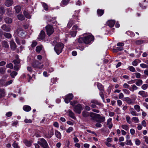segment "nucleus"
I'll return each instance as SVG.
<instances>
[{"instance_id": "nucleus-1", "label": "nucleus", "mask_w": 148, "mask_h": 148, "mask_svg": "<svg viewBox=\"0 0 148 148\" xmlns=\"http://www.w3.org/2000/svg\"><path fill=\"white\" fill-rule=\"evenodd\" d=\"M26 34V32L21 28H18L16 30L14 34L17 36L16 38V41L18 44L21 45L25 44V40H21L19 37L20 38H25Z\"/></svg>"}, {"instance_id": "nucleus-2", "label": "nucleus", "mask_w": 148, "mask_h": 148, "mask_svg": "<svg viewBox=\"0 0 148 148\" xmlns=\"http://www.w3.org/2000/svg\"><path fill=\"white\" fill-rule=\"evenodd\" d=\"M94 40V36L90 33L85 34L83 37H80L78 39V42L79 43L84 42L86 44L90 43Z\"/></svg>"}, {"instance_id": "nucleus-3", "label": "nucleus", "mask_w": 148, "mask_h": 148, "mask_svg": "<svg viewBox=\"0 0 148 148\" xmlns=\"http://www.w3.org/2000/svg\"><path fill=\"white\" fill-rule=\"evenodd\" d=\"M77 103V101H74L70 102V104L72 106H74L73 110L77 114H80L83 110V107L82 104H78L76 105H75Z\"/></svg>"}, {"instance_id": "nucleus-4", "label": "nucleus", "mask_w": 148, "mask_h": 148, "mask_svg": "<svg viewBox=\"0 0 148 148\" xmlns=\"http://www.w3.org/2000/svg\"><path fill=\"white\" fill-rule=\"evenodd\" d=\"M64 47V44L62 43L59 42L55 46L54 50L57 54L59 55L62 51Z\"/></svg>"}, {"instance_id": "nucleus-5", "label": "nucleus", "mask_w": 148, "mask_h": 148, "mask_svg": "<svg viewBox=\"0 0 148 148\" xmlns=\"http://www.w3.org/2000/svg\"><path fill=\"white\" fill-rule=\"evenodd\" d=\"M38 143L44 148H47L48 146L46 141L43 138L38 139Z\"/></svg>"}, {"instance_id": "nucleus-6", "label": "nucleus", "mask_w": 148, "mask_h": 148, "mask_svg": "<svg viewBox=\"0 0 148 148\" xmlns=\"http://www.w3.org/2000/svg\"><path fill=\"white\" fill-rule=\"evenodd\" d=\"M72 30L70 32V35L71 36L75 37V36L77 32L79 31L80 29L78 28L77 26L76 25H74L72 27Z\"/></svg>"}, {"instance_id": "nucleus-7", "label": "nucleus", "mask_w": 148, "mask_h": 148, "mask_svg": "<svg viewBox=\"0 0 148 148\" xmlns=\"http://www.w3.org/2000/svg\"><path fill=\"white\" fill-rule=\"evenodd\" d=\"M46 29L47 32V34L49 36H50L53 32L54 30L53 27L49 25L46 26Z\"/></svg>"}, {"instance_id": "nucleus-8", "label": "nucleus", "mask_w": 148, "mask_h": 148, "mask_svg": "<svg viewBox=\"0 0 148 148\" xmlns=\"http://www.w3.org/2000/svg\"><path fill=\"white\" fill-rule=\"evenodd\" d=\"M54 134L53 130V128H51L47 132L45 133L44 135L45 137L49 138H51Z\"/></svg>"}, {"instance_id": "nucleus-9", "label": "nucleus", "mask_w": 148, "mask_h": 148, "mask_svg": "<svg viewBox=\"0 0 148 148\" xmlns=\"http://www.w3.org/2000/svg\"><path fill=\"white\" fill-rule=\"evenodd\" d=\"M73 96L72 94H69L65 96L64 101L66 103H68L73 99Z\"/></svg>"}, {"instance_id": "nucleus-10", "label": "nucleus", "mask_w": 148, "mask_h": 148, "mask_svg": "<svg viewBox=\"0 0 148 148\" xmlns=\"http://www.w3.org/2000/svg\"><path fill=\"white\" fill-rule=\"evenodd\" d=\"M95 121L97 122L101 123L105 121V118L104 116H101L99 114H98Z\"/></svg>"}, {"instance_id": "nucleus-11", "label": "nucleus", "mask_w": 148, "mask_h": 148, "mask_svg": "<svg viewBox=\"0 0 148 148\" xmlns=\"http://www.w3.org/2000/svg\"><path fill=\"white\" fill-rule=\"evenodd\" d=\"M13 81L12 80H10L8 81H2L0 80V83L1 84L2 86H7L12 84Z\"/></svg>"}, {"instance_id": "nucleus-12", "label": "nucleus", "mask_w": 148, "mask_h": 148, "mask_svg": "<svg viewBox=\"0 0 148 148\" xmlns=\"http://www.w3.org/2000/svg\"><path fill=\"white\" fill-rule=\"evenodd\" d=\"M91 103H92L91 104V107L92 108H95L96 107V104L97 105L102 106V105L98 101H97L96 100H93L91 101Z\"/></svg>"}, {"instance_id": "nucleus-13", "label": "nucleus", "mask_w": 148, "mask_h": 148, "mask_svg": "<svg viewBox=\"0 0 148 148\" xmlns=\"http://www.w3.org/2000/svg\"><path fill=\"white\" fill-rule=\"evenodd\" d=\"M1 28L5 32H9L11 31L10 28L5 24L2 25L1 27Z\"/></svg>"}, {"instance_id": "nucleus-14", "label": "nucleus", "mask_w": 148, "mask_h": 148, "mask_svg": "<svg viewBox=\"0 0 148 148\" xmlns=\"http://www.w3.org/2000/svg\"><path fill=\"white\" fill-rule=\"evenodd\" d=\"M138 94L143 98H145L148 97L147 92L141 90L139 91L138 92Z\"/></svg>"}, {"instance_id": "nucleus-15", "label": "nucleus", "mask_w": 148, "mask_h": 148, "mask_svg": "<svg viewBox=\"0 0 148 148\" xmlns=\"http://www.w3.org/2000/svg\"><path fill=\"white\" fill-rule=\"evenodd\" d=\"M6 95V93L4 89L1 88L0 89V98H1L4 97Z\"/></svg>"}, {"instance_id": "nucleus-16", "label": "nucleus", "mask_w": 148, "mask_h": 148, "mask_svg": "<svg viewBox=\"0 0 148 148\" xmlns=\"http://www.w3.org/2000/svg\"><path fill=\"white\" fill-rule=\"evenodd\" d=\"M70 0H62L60 3L61 7H64L68 3Z\"/></svg>"}, {"instance_id": "nucleus-17", "label": "nucleus", "mask_w": 148, "mask_h": 148, "mask_svg": "<svg viewBox=\"0 0 148 148\" xmlns=\"http://www.w3.org/2000/svg\"><path fill=\"white\" fill-rule=\"evenodd\" d=\"M115 23V21L114 20H110L108 21L107 23L110 27L114 26Z\"/></svg>"}, {"instance_id": "nucleus-18", "label": "nucleus", "mask_w": 148, "mask_h": 148, "mask_svg": "<svg viewBox=\"0 0 148 148\" xmlns=\"http://www.w3.org/2000/svg\"><path fill=\"white\" fill-rule=\"evenodd\" d=\"M10 47L12 49H15L16 48V45L13 40H11L10 42Z\"/></svg>"}, {"instance_id": "nucleus-19", "label": "nucleus", "mask_w": 148, "mask_h": 148, "mask_svg": "<svg viewBox=\"0 0 148 148\" xmlns=\"http://www.w3.org/2000/svg\"><path fill=\"white\" fill-rule=\"evenodd\" d=\"M141 61L138 59H136L133 61L132 63V64L134 66H136L138 65V63H140Z\"/></svg>"}, {"instance_id": "nucleus-20", "label": "nucleus", "mask_w": 148, "mask_h": 148, "mask_svg": "<svg viewBox=\"0 0 148 148\" xmlns=\"http://www.w3.org/2000/svg\"><path fill=\"white\" fill-rule=\"evenodd\" d=\"M68 112L69 115L70 117L74 119H76V118L74 114L71 110H68Z\"/></svg>"}, {"instance_id": "nucleus-21", "label": "nucleus", "mask_w": 148, "mask_h": 148, "mask_svg": "<svg viewBox=\"0 0 148 148\" xmlns=\"http://www.w3.org/2000/svg\"><path fill=\"white\" fill-rule=\"evenodd\" d=\"M13 3L12 0H6L5 2V5L7 7L11 6Z\"/></svg>"}, {"instance_id": "nucleus-22", "label": "nucleus", "mask_w": 148, "mask_h": 148, "mask_svg": "<svg viewBox=\"0 0 148 148\" xmlns=\"http://www.w3.org/2000/svg\"><path fill=\"white\" fill-rule=\"evenodd\" d=\"M45 34L43 31H41L39 36V38L40 39H43L45 37Z\"/></svg>"}, {"instance_id": "nucleus-23", "label": "nucleus", "mask_w": 148, "mask_h": 148, "mask_svg": "<svg viewBox=\"0 0 148 148\" xmlns=\"http://www.w3.org/2000/svg\"><path fill=\"white\" fill-rule=\"evenodd\" d=\"M131 114L133 116H138V114L137 113L136 111L133 108H131L130 110Z\"/></svg>"}, {"instance_id": "nucleus-24", "label": "nucleus", "mask_w": 148, "mask_h": 148, "mask_svg": "<svg viewBox=\"0 0 148 148\" xmlns=\"http://www.w3.org/2000/svg\"><path fill=\"white\" fill-rule=\"evenodd\" d=\"M55 134L56 137L58 139H60L61 138V133L58 131L55 130Z\"/></svg>"}, {"instance_id": "nucleus-25", "label": "nucleus", "mask_w": 148, "mask_h": 148, "mask_svg": "<svg viewBox=\"0 0 148 148\" xmlns=\"http://www.w3.org/2000/svg\"><path fill=\"white\" fill-rule=\"evenodd\" d=\"M75 23V21L72 19L70 20L67 25V27L68 28H70L72 26L73 24Z\"/></svg>"}, {"instance_id": "nucleus-26", "label": "nucleus", "mask_w": 148, "mask_h": 148, "mask_svg": "<svg viewBox=\"0 0 148 148\" xmlns=\"http://www.w3.org/2000/svg\"><path fill=\"white\" fill-rule=\"evenodd\" d=\"M23 109L25 111L29 112L31 110V108L29 106L25 105L23 107Z\"/></svg>"}, {"instance_id": "nucleus-27", "label": "nucleus", "mask_w": 148, "mask_h": 148, "mask_svg": "<svg viewBox=\"0 0 148 148\" xmlns=\"http://www.w3.org/2000/svg\"><path fill=\"white\" fill-rule=\"evenodd\" d=\"M27 147H30L32 144V142L30 141H29L27 140H25L23 141Z\"/></svg>"}, {"instance_id": "nucleus-28", "label": "nucleus", "mask_w": 148, "mask_h": 148, "mask_svg": "<svg viewBox=\"0 0 148 148\" xmlns=\"http://www.w3.org/2000/svg\"><path fill=\"white\" fill-rule=\"evenodd\" d=\"M43 46L42 45L38 46L36 48V51L38 53H39L42 49Z\"/></svg>"}, {"instance_id": "nucleus-29", "label": "nucleus", "mask_w": 148, "mask_h": 148, "mask_svg": "<svg viewBox=\"0 0 148 148\" xmlns=\"http://www.w3.org/2000/svg\"><path fill=\"white\" fill-rule=\"evenodd\" d=\"M138 88L134 84L132 85V86L129 88V89L132 92H134V90H136Z\"/></svg>"}, {"instance_id": "nucleus-30", "label": "nucleus", "mask_w": 148, "mask_h": 148, "mask_svg": "<svg viewBox=\"0 0 148 148\" xmlns=\"http://www.w3.org/2000/svg\"><path fill=\"white\" fill-rule=\"evenodd\" d=\"M98 114H97L93 112H91L90 114V116L92 119H94L95 118L96 119L97 115Z\"/></svg>"}, {"instance_id": "nucleus-31", "label": "nucleus", "mask_w": 148, "mask_h": 148, "mask_svg": "<svg viewBox=\"0 0 148 148\" xmlns=\"http://www.w3.org/2000/svg\"><path fill=\"white\" fill-rule=\"evenodd\" d=\"M135 84L138 86H140L143 84V81L141 79H138L136 82Z\"/></svg>"}, {"instance_id": "nucleus-32", "label": "nucleus", "mask_w": 148, "mask_h": 148, "mask_svg": "<svg viewBox=\"0 0 148 148\" xmlns=\"http://www.w3.org/2000/svg\"><path fill=\"white\" fill-rule=\"evenodd\" d=\"M37 63H38V62L37 60H36L32 63L31 65L33 68H36V67H37L36 65Z\"/></svg>"}, {"instance_id": "nucleus-33", "label": "nucleus", "mask_w": 148, "mask_h": 148, "mask_svg": "<svg viewBox=\"0 0 148 148\" xmlns=\"http://www.w3.org/2000/svg\"><path fill=\"white\" fill-rule=\"evenodd\" d=\"M90 114L89 112L85 111H84L82 112L83 116L85 117H87L89 116Z\"/></svg>"}, {"instance_id": "nucleus-34", "label": "nucleus", "mask_w": 148, "mask_h": 148, "mask_svg": "<svg viewBox=\"0 0 148 148\" xmlns=\"http://www.w3.org/2000/svg\"><path fill=\"white\" fill-rule=\"evenodd\" d=\"M97 12L99 16H101L104 13V10H102L98 9Z\"/></svg>"}, {"instance_id": "nucleus-35", "label": "nucleus", "mask_w": 148, "mask_h": 148, "mask_svg": "<svg viewBox=\"0 0 148 148\" xmlns=\"http://www.w3.org/2000/svg\"><path fill=\"white\" fill-rule=\"evenodd\" d=\"M27 69L28 71L30 74H32L34 72L33 69L31 66H28L27 67Z\"/></svg>"}, {"instance_id": "nucleus-36", "label": "nucleus", "mask_w": 148, "mask_h": 148, "mask_svg": "<svg viewBox=\"0 0 148 148\" xmlns=\"http://www.w3.org/2000/svg\"><path fill=\"white\" fill-rule=\"evenodd\" d=\"M40 64L41 63L38 62V63H37L36 65L37 67H36V68L39 69H42L44 68V66L43 64L40 65Z\"/></svg>"}, {"instance_id": "nucleus-37", "label": "nucleus", "mask_w": 148, "mask_h": 148, "mask_svg": "<svg viewBox=\"0 0 148 148\" xmlns=\"http://www.w3.org/2000/svg\"><path fill=\"white\" fill-rule=\"evenodd\" d=\"M134 108L135 110L137 112H139L140 110V108L139 106L136 104L134 106Z\"/></svg>"}, {"instance_id": "nucleus-38", "label": "nucleus", "mask_w": 148, "mask_h": 148, "mask_svg": "<svg viewBox=\"0 0 148 148\" xmlns=\"http://www.w3.org/2000/svg\"><path fill=\"white\" fill-rule=\"evenodd\" d=\"M2 46L5 48L8 47L9 45L7 42L5 41H3L2 43Z\"/></svg>"}, {"instance_id": "nucleus-39", "label": "nucleus", "mask_w": 148, "mask_h": 148, "mask_svg": "<svg viewBox=\"0 0 148 148\" xmlns=\"http://www.w3.org/2000/svg\"><path fill=\"white\" fill-rule=\"evenodd\" d=\"M97 86L99 90H103V86L101 84L99 83H97Z\"/></svg>"}, {"instance_id": "nucleus-40", "label": "nucleus", "mask_w": 148, "mask_h": 148, "mask_svg": "<svg viewBox=\"0 0 148 148\" xmlns=\"http://www.w3.org/2000/svg\"><path fill=\"white\" fill-rule=\"evenodd\" d=\"M23 13L26 18L28 19H29L31 18V15L26 11H24L23 12Z\"/></svg>"}, {"instance_id": "nucleus-41", "label": "nucleus", "mask_w": 148, "mask_h": 148, "mask_svg": "<svg viewBox=\"0 0 148 148\" xmlns=\"http://www.w3.org/2000/svg\"><path fill=\"white\" fill-rule=\"evenodd\" d=\"M12 19L9 18H6L5 19V22L7 23H10L12 22Z\"/></svg>"}, {"instance_id": "nucleus-42", "label": "nucleus", "mask_w": 148, "mask_h": 148, "mask_svg": "<svg viewBox=\"0 0 148 148\" xmlns=\"http://www.w3.org/2000/svg\"><path fill=\"white\" fill-rule=\"evenodd\" d=\"M17 17L18 19L21 21H22L25 19V17L23 16L21 14L18 15L17 16Z\"/></svg>"}, {"instance_id": "nucleus-43", "label": "nucleus", "mask_w": 148, "mask_h": 148, "mask_svg": "<svg viewBox=\"0 0 148 148\" xmlns=\"http://www.w3.org/2000/svg\"><path fill=\"white\" fill-rule=\"evenodd\" d=\"M4 35L5 37L7 38H9L11 37V35L8 33H4Z\"/></svg>"}, {"instance_id": "nucleus-44", "label": "nucleus", "mask_w": 148, "mask_h": 148, "mask_svg": "<svg viewBox=\"0 0 148 148\" xmlns=\"http://www.w3.org/2000/svg\"><path fill=\"white\" fill-rule=\"evenodd\" d=\"M16 12L17 13H18L21 10V8L20 6H16L14 8Z\"/></svg>"}, {"instance_id": "nucleus-45", "label": "nucleus", "mask_w": 148, "mask_h": 148, "mask_svg": "<svg viewBox=\"0 0 148 148\" xmlns=\"http://www.w3.org/2000/svg\"><path fill=\"white\" fill-rule=\"evenodd\" d=\"M126 33L127 35L131 37H133L134 36V33L133 32L130 31L127 32Z\"/></svg>"}, {"instance_id": "nucleus-46", "label": "nucleus", "mask_w": 148, "mask_h": 148, "mask_svg": "<svg viewBox=\"0 0 148 148\" xmlns=\"http://www.w3.org/2000/svg\"><path fill=\"white\" fill-rule=\"evenodd\" d=\"M121 127L123 129L125 130H129V127L128 125H121Z\"/></svg>"}, {"instance_id": "nucleus-47", "label": "nucleus", "mask_w": 148, "mask_h": 148, "mask_svg": "<svg viewBox=\"0 0 148 148\" xmlns=\"http://www.w3.org/2000/svg\"><path fill=\"white\" fill-rule=\"evenodd\" d=\"M125 144L127 145L132 146L133 145V144L130 139L128 140H126Z\"/></svg>"}, {"instance_id": "nucleus-48", "label": "nucleus", "mask_w": 148, "mask_h": 148, "mask_svg": "<svg viewBox=\"0 0 148 148\" xmlns=\"http://www.w3.org/2000/svg\"><path fill=\"white\" fill-rule=\"evenodd\" d=\"M132 120L136 123H138L139 122V119L137 117H133L132 118Z\"/></svg>"}, {"instance_id": "nucleus-49", "label": "nucleus", "mask_w": 148, "mask_h": 148, "mask_svg": "<svg viewBox=\"0 0 148 148\" xmlns=\"http://www.w3.org/2000/svg\"><path fill=\"white\" fill-rule=\"evenodd\" d=\"M140 66L143 69L148 68V65L144 63L140 64Z\"/></svg>"}, {"instance_id": "nucleus-50", "label": "nucleus", "mask_w": 148, "mask_h": 148, "mask_svg": "<svg viewBox=\"0 0 148 148\" xmlns=\"http://www.w3.org/2000/svg\"><path fill=\"white\" fill-rule=\"evenodd\" d=\"M5 9L4 7H1L0 8V14L2 15L5 13Z\"/></svg>"}, {"instance_id": "nucleus-51", "label": "nucleus", "mask_w": 148, "mask_h": 148, "mask_svg": "<svg viewBox=\"0 0 148 148\" xmlns=\"http://www.w3.org/2000/svg\"><path fill=\"white\" fill-rule=\"evenodd\" d=\"M13 62L15 65H19L20 61L19 59H17L14 60Z\"/></svg>"}, {"instance_id": "nucleus-52", "label": "nucleus", "mask_w": 148, "mask_h": 148, "mask_svg": "<svg viewBox=\"0 0 148 148\" xmlns=\"http://www.w3.org/2000/svg\"><path fill=\"white\" fill-rule=\"evenodd\" d=\"M128 69L131 71L134 72L136 71L135 69L132 66H129Z\"/></svg>"}, {"instance_id": "nucleus-53", "label": "nucleus", "mask_w": 148, "mask_h": 148, "mask_svg": "<svg viewBox=\"0 0 148 148\" xmlns=\"http://www.w3.org/2000/svg\"><path fill=\"white\" fill-rule=\"evenodd\" d=\"M17 74V72L16 71H13L10 74V75L12 78H14Z\"/></svg>"}, {"instance_id": "nucleus-54", "label": "nucleus", "mask_w": 148, "mask_h": 148, "mask_svg": "<svg viewBox=\"0 0 148 148\" xmlns=\"http://www.w3.org/2000/svg\"><path fill=\"white\" fill-rule=\"evenodd\" d=\"M126 119L127 122L129 124H130L131 123V122L130 120V117L129 116L126 115Z\"/></svg>"}, {"instance_id": "nucleus-55", "label": "nucleus", "mask_w": 148, "mask_h": 148, "mask_svg": "<svg viewBox=\"0 0 148 148\" xmlns=\"http://www.w3.org/2000/svg\"><path fill=\"white\" fill-rule=\"evenodd\" d=\"M75 12H76V14H75V15H73V16L75 19L76 20H77L78 19L77 17L78 16V14L79 12V11H75Z\"/></svg>"}, {"instance_id": "nucleus-56", "label": "nucleus", "mask_w": 148, "mask_h": 148, "mask_svg": "<svg viewBox=\"0 0 148 148\" xmlns=\"http://www.w3.org/2000/svg\"><path fill=\"white\" fill-rule=\"evenodd\" d=\"M7 14L8 15L10 16L12 14V9L10 8L7 10Z\"/></svg>"}, {"instance_id": "nucleus-57", "label": "nucleus", "mask_w": 148, "mask_h": 148, "mask_svg": "<svg viewBox=\"0 0 148 148\" xmlns=\"http://www.w3.org/2000/svg\"><path fill=\"white\" fill-rule=\"evenodd\" d=\"M5 69L4 67H2L0 69V73L2 74H3L5 73Z\"/></svg>"}, {"instance_id": "nucleus-58", "label": "nucleus", "mask_w": 148, "mask_h": 148, "mask_svg": "<svg viewBox=\"0 0 148 148\" xmlns=\"http://www.w3.org/2000/svg\"><path fill=\"white\" fill-rule=\"evenodd\" d=\"M100 92L99 93V95L102 99H103L104 97V95L103 94L104 90H100Z\"/></svg>"}, {"instance_id": "nucleus-59", "label": "nucleus", "mask_w": 148, "mask_h": 148, "mask_svg": "<svg viewBox=\"0 0 148 148\" xmlns=\"http://www.w3.org/2000/svg\"><path fill=\"white\" fill-rule=\"evenodd\" d=\"M37 44V42L35 40H34L32 42V44L31 45V47H35Z\"/></svg>"}, {"instance_id": "nucleus-60", "label": "nucleus", "mask_w": 148, "mask_h": 148, "mask_svg": "<svg viewBox=\"0 0 148 148\" xmlns=\"http://www.w3.org/2000/svg\"><path fill=\"white\" fill-rule=\"evenodd\" d=\"M42 5L43 6L44 9L45 10H47L48 9V7L47 5L45 3H43L42 4Z\"/></svg>"}, {"instance_id": "nucleus-61", "label": "nucleus", "mask_w": 148, "mask_h": 148, "mask_svg": "<svg viewBox=\"0 0 148 148\" xmlns=\"http://www.w3.org/2000/svg\"><path fill=\"white\" fill-rule=\"evenodd\" d=\"M6 67L7 68H10L12 69L13 68V65L11 63L7 64L6 66Z\"/></svg>"}, {"instance_id": "nucleus-62", "label": "nucleus", "mask_w": 148, "mask_h": 148, "mask_svg": "<svg viewBox=\"0 0 148 148\" xmlns=\"http://www.w3.org/2000/svg\"><path fill=\"white\" fill-rule=\"evenodd\" d=\"M12 146L14 148H19L18 143L14 142L12 144Z\"/></svg>"}, {"instance_id": "nucleus-63", "label": "nucleus", "mask_w": 148, "mask_h": 148, "mask_svg": "<svg viewBox=\"0 0 148 148\" xmlns=\"http://www.w3.org/2000/svg\"><path fill=\"white\" fill-rule=\"evenodd\" d=\"M73 130V128L72 127H69L68 129L66 130V132L67 133H69L71 132H72Z\"/></svg>"}, {"instance_id": "nucleus-64", "label": "nucleus", "mask_w": 148, "mask_h": 148, "mask_svg": "<svg viewBox=\"0 0 148 148\" xmlns=\"http://www.w3.org/2000/svg\"><path fill=\"white\" fill-rule=\"evenodd\" d=\"M148 87V85L146 84H144L142 86L141 88L143 90H146Z\"/></svg>"}]
</instances>
